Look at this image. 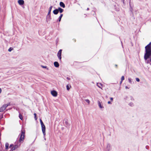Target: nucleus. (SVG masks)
Listing matches in <instances>:
<instances>
[{
    "mask_svg": "<svg viewBox=\"0 0 151 151\" xmlns=\"http://www.w3.org/2000/svg\"><path fill=\"white\" fill-rule=\"evenodd\" d=\"M148 59L150 60H147V63L151 62V42L145 47L144 59L146 61ZM150 65H151V63Z\"/></svg>",
    "mask_w": 151,
    "mask_h": 151,
    "instance_id": "obj_1",
    "label": "nucleus"
},
{
    "mask_svg": "<svg viewBox=\"0 0 151 151\" xmlns=\"http://www.w3.org/2000/svg\"><path fill=\"white\" fill-rule=\"evenodd\" d=\"M20 136V138L19 139V141H16L15 142V145L14 146V148H12L10 151H13L15 150L16 149L18 148L21 145V143H20L18 145L19 143L23 142L24 140V139L25 137V130L24 129H22L21 131V133H20L19 136Z\"/></svg>",
    "mask_w": 151,
    "mask_h": 151,
    "instance_id": "obj_2",
    "label": "nucleus"
},
{
    "mask_svg": "<svg viewBox=\"0 0 151 151\" xmlns=\"http://www.w3.org/2000/svg\"><path fill=\"white\" fill-rule=\"evenodd\" d=\"M62 51V49L60 50L57 53V56L60 60H61L62 58L61 54Z\"/></svg>",
    "mask_w": 151,
    "mask_h": 151,
    "instance_id": "obj_3",
    "label": "nucleus"
},
{
    "mask_svg": "<svg viewBox=\"0 0 151 151\" xmlns=\"http://www.w3.org/2000/svg\"><path fill=\"white\" fill-rule=\"evenodd\" d=\"M51 95L54 97H56L58 95L57 92L55 90H53L51 91Z\"/></svg>",
    "mask_w": 151,
    "mask_h": 151,
    "instance_id": "obj_4",
    "label": "nucleus"
},
{
    "mask_svg": "<svg viewBox=\"0 0 151 151\" xmlns=\"http://www.w3.org/2000/svg\"><path fill=\"white\" fill-rule=\"evenodd\" d=\"M42 130L43 133V134H44V135H45V131H46V127L45 125L42 126H41Z\"/></svg>",
    "mask_w": 151,
    "mask_h": 151,
    "instance_id": "obj_5",
    "label": "nucleus"
},
{
    "mask_svg": "<svg viewBox=\"0 0 151 151\" xmlns=\"http://www.w3.org/2000/svg\"><path fill=\"white\" fill-rule=\"evenodd\" d=\"M52 19L51 14L50 13H48L47 15L46 16V19H47V20L50 21Z\"/></svg>",
    "mask_w": 151,
    "mask_h": 151,
    "instance_id": "obj_6",
    "label": "nucleus"
},
{
    "mask_svg": "<svg viewBox=\"0 0 151 151\" xmlns=\"http://www.w3.org/2000/svg\"><path fill=\"white\" fill-rule=\"evenodd\" d=\"M18 2L20 6L23 5L24 4V0H18Z\"/></svg>",
    "mask_w": 151,
    "mask_h": 151,
    "instance_id": "obj_7",
    "label": "nucleus"
},
{
    "mask_svg": "<svg viewBox=\"0 0 151 151\" xmlns=\"http://www.w3.org/2000/svg\"><path fill=\"white\" fill-rule=\"evenodd\" d=\"M63 123H65L66 126H69L70 125V124L68 123V120L67 119L63 120Z\"/></svg>",
    "mask_w": 151,
    "mask_h": 151,
    "instance_id": "obj_8",
    "label": "nucleus"
},
{
    "mask_svg": "<svg viewBox=\"0 0 151 151\" xmlns=\"http://www.w3.org/2000/svg\"><path fill=\"white\" fill-rule=\"evenodd\" d=\"M5 106V105L4 104L0 108V112H3L6 109V107Z\"/></svg>",
    "mask_w": 151,
    "mask_h": 151,
    "instance_id": "obj_9",
    "label": "nucleus"
},
{
    "mask_svg": "<svg viewBox=\"0 0 151 151\" xmlns=\"http://www.w3.org/2000/svg\"><path fill=\"white\" fill-rule=\"evenodd\" d=\"M98 106L100 109H102L104 108V106L102 104V103L101 102L99 101H98Z\"/></svg>",
    "mask_w": 151,
    "mask_h": 151,
    "instance_id": "obj_10",
    "label": "nucleus"
},
{
    "mask_svg": "<svg viewBox=\"0 0 151 151\" xmlns=\"http://www.w3.org/2000/svg\"><path fill=\"white\" fill-rule=\"evenodd\" d=\"M54 65L55 67L56 68H58L59 66V63L57 61H55L54 62Z\"/></svg>",
    "mask_w": 151,
    "mask_h": 151,
    "instance_id": "obj_11",
    "label": "nucleus"
},
{
    "mask_svg": "<svg viewBox=\"0 0 151 151\" xmlns=\"http://www.w3.org/2000/svg\"><path fill=\"white\" fill-rule=\"evenodd\" d=\"M111 147L110 144H108L107 145L106 150L107 151H109L110 150H111Z\"/></svg>",
    "mask_w": 151,
    "mask_h": 151,
    "instance_id": "obj_12",
    "label": "nucleus"
},
{
    "mask_svg": "<svg viewBox=\"0 0 151 151\" xmlns=\"http://www.w3.org/2000/svg\"><path fill=\"white\" fill-rule=\"evenodd\" d=\"M58 13L59 12L58 8L55 9L53 11V13L55 15H57Z\"/></svg>",
    "mask_w": 151,
    "mask_h": 151,
    "instance_id": "obj_13",
    "label": "nucleus"
},
{
    "mask_svg": "<svg viewBox=\"0 0 151 151\" xmlns=\"http://www.w3.org/2000/svg\"><path fill=\"white\" fill-rule=\"evenodd\" d=\"M130 2H131V0L129 2V6H130L129 10H130V11L131 12V13L132 14H133V9L132 8V7L131 6V4H130Z\"/></svg>",
    "mask_w": 151,
    "mask_h": 151,
    "instance_id": "obj_14",
    "label": "nucleus"
},
{
    "mask_svg": "<svg viewBox=\"0 0 151 151\" xmlns=\"http://www.w3.org/2000/svg\"><path fill=\"white\" fill-rule=\"evenodd\" d=\"M60 7L63 8H65V5L64 3L62 1H60Z\"/></svg>",
    "mask_w": 151,
    "mask_h": 151,
    "instance_id": "obj_15",
    "label": "nucleus"
},
{
    "mask_svg": "<svg viewBox=\"0 0 151 151\" xmlns=\"http://www.w3.org/2000/svg\"><path fill=\"white\" fill-rule=\"evenodd\" d=\"M58 9L59 12L60 13H62L64 11V9L60 7H58Z\"/></svg>",
    "mask_w": 151,
    "mask_h": 151,
    "instance_id": "obj_16",
    "label": "nucleus"
},
{
    "mask_svg": "<svg viewBox=\"0 0 151 151\" xmlns=\"http://www.w3.org/2000/svg\"><path fill=\"white\" fill-rule=\"evenodd\" d=\"M63 14H60V16L58 18V19L57 20V22H60L61 21V18H62V17H63Z\"/></svg>",
    "mask_w": 151,
    "mask_h": 151,
    "instance_id": "obj_17",
    "label": "nucleus"
},
{
    "mask_svg": "<svg viewBox=\"0 0 151 151\" xmlns=\"http://www.w3.org/2000/svg\"><path fill=\"white\" fill-rule=\"evenodd\" d=\"M96 85L98 86V87L99 88L102 89L100 86H103V84H102L101 83H97Z\"/></svg>",
    "mask_w": 151,
    "mask_h": 151,
    "instance_id": "obj_18",
    "label": "nucleus"
},
{
    "mask_svg": "<svg viewBox=\"0 0 151 151\" xmlns=\"http://www.w3.org/2000/svg\"><path fill=\"white\" fill-rule=\"evenodd\" d=\"M19 119H21V120H22L23 119L22 115L20 114V112H19Z\"/></svg>",
    "mask_w": 151,
    "mask_h": 151,
    "instance_id": "obj_19",
    "label": "nucleus"
},
{
    "mask_svg": "<svg viewBox=\"0 0 151 151\" xmlns=\"http://www.w3.org/2000/svg\"><path fill=\"white\" fill-rule=\"evenodd\" d=\"M52 7H53V6H50V7L49 8L48 13H49L51 14V10H52Z\"/></svg>",
    "mask_w": 151,
    "mask_h": 151,
    "instance_id": "obj_20",
    "label": "nucleus"
},
{
    "mask_svg": "<svg viewBox=\"0 0 151 151\" xmlns=\"http://www.w3.org/2000/svg\"><path fill=\"white\" fill-rule=\"evenodd\" d=\"M9 144L8 142L6 143L5 144V149L6 150H8L9 148Z\"/></svg>",
    "mask_w": 151,
    "mask_h": 151,
    "instance_id": "obj_21",
    "label": "nucleus"
},
{
    "mask_svg": "<svg viewBox=\"0 0 151 151\" xmlns=\"http://www.w3.org/2000/svg\"><path fill=\"white\" fill-rule=\"evenodd\" d=\"M71 86L70 85L69 86V85L68 84L67 85V86H66V88H67V90L69 91L70 88H71Z\"/></svg>",
    "mask_w": 151,
    "mask_h": 151,
    "instance_id": "obj_22",
    "label": "nucleus"
},
{
    "mask_svg": "<svg viewBox=\"0 0 151 151\" xmlns=\"http://www.w3.org/2000/svg\"><path fill=\"white\" fill-rule=\"evenodd\" d=\"M41 67L43 68H45L47 70H49V68H47V66H43V65H41Z\"/></svg>",
    "mask_w": 151,
    "mask_h": 151,
    "instance_id": "obj_23",
    "label": "nucleus"
},
{
    "mask_svg": "<svg viewBox=\"0 0 151 151\" xmlns=\"http://www.w3.org/2000/svg\"><path fill=\"white\" fill-rule=\"evenodd\" d=\"M128 81H129V82L131 83V84H132V79L130 78H128Z\"/></svg>",
    "mask_w": 151,
    "mask_h": 151,
    "instance_id": "obj_24",
    "label": "nucleus"
},
{
    "mask_svg": "<svg viewBox=\"0 0 151 151\" xmlns=\"http://www.w3.org/2000/svg\"><path fill=\"white\" fill-rule=\"evenodd\" d=\"M14 49L12 47H10L8 49V51L9 52H11L12 50Z\"/></svg>",
    "mask_w": 151,
    "mask_h": 151,
    "instance_id": "obj_25",
    "label": "nucleus"
},
{
    "mask_svg": "<svg viewBox=\"0 0 151 151\" xmlns=\"http://www.w3.org/2000/svg\"><path fill=\"white\" fill-rule=\"evenodd\" d=\"M10 103L9 102V103H7L6 104H4V105H5V106L6 108L7 106H10Z\"/></svg>",
    "mask_w": 151,
    "mask_h": 151,
    "instance_id": "obj_26",
    "label": "nucleus"
},
{
    "mask_svg": "<svg viewBox=\"0 0 151 151\" xmlns=\"http://www.w3.org/2000/svg\"><path fill=\"white\" fill-rule=\"evenodd\" d=\"M129 105L131 106H134L133 103L132 102L129 103Z\"/></svg>",
    "mask_w": 151,
    "mask_h": 151,
    "instance_id": "obj_27",
    "label": "nucleus"
},
{
    "mask_svg": "<svg viewBox=\"0 0 151 151\" xmlns=\"http://www.w3.org/2000/svg\"><path fill=\"white\" fill-rule=\"evenodd\" d=\"M14 145L12 144H10V146H9V148H14Z\"/></svg>",
    "mask_w": 151,
    "mask_h": 151,
    "instance_id": "obj_28",
    "label": "nucleus"
},
{
    "mask_svg": "<svg viewBox=\"0 0 151 151\" xmlns=\"http://www.w3.org/2000/svg\"><path fill=\"white\" fill-rule=\"evenodd\" d=\"M85 101L88 104H89L90 103V101L88 99H86Z\"/></svg>",
    "mask_w": 151,
    "mask_h": 151,
    "instance_id": "obj_29",
    "label": "nucleus"
},
{
    "mask_svg": "<svg viewBox=\"0 0 151 151\" xmlns=\"http://www.w3.org/2000/svg\"><path fill=\"white\" fill-rule=\"evenodd\" d=\"M124 79V76H122L121 78V81H123Z\"/></svg>",
    "mask_w": 151,
    "mask_h": 151,
    "instance_id": "obj_30",
    "label": "nucleus"
},
{
    "mask_svg": "<svg viewBox=\"0 0 151 151\" xmlns=\"http://www.w3.org/2000/svg\"><path fill=\"white\" fill-rule=\"evenodd\" d=\"M3 118V114L0 115V120H1Z\"/></svg>",
    "mask_w": 151,
    "mask_h": 151,
    "instance_id": "obj_31",
    "label": "nucleus"
},
{
    "mask_svg": "<svg viewBox=\"0 0 151 151\" xmlns=\"http://www.w3.org/2000/svg\"><path fill=\"white\" fill-rule=\"evenodd\" d=\"M14 109H15L17 111H18L19 112V107H15L14 108Z\"/></svg>",
    "mask_w": 151,
    "mask_h": 151,
    "instance_id": "obj_32",
    "label": "nucleus"
},
{
    "mask_svg": "<svg viewBox=\"0 0 151 151\" xmlns=\"http://www.w3.org/2000/svg\"><path fill=\"white\" fill-rule=\"evenodd\" d=\"M136 80L138 82H139L140 81V79L139 78H136Z\"/></svg>",
    "mask_w": 151,
    "mask_h": 151,
    "instance_id": "obj_33",
    "label": "nucleus"
},
{
    "mask_svg": "<svg viewBox=\"0 0 151 151\" xmlns=\"http://www.w3.org/2000/svg\"><path fill=\"white\" fill-rule=\"evenodd\" d=\"M130 98H131V100H132V101H134V99L132 96H130Z\"/></svg>",
    "mask_w": 151,
    "mask_h": 151,
    "instance_id": "obj_34",
    "label": "nucleus"
},
{
    "mask_svg": "<svg viewBox=\"0 0 151 151\" xmlns=\"http://www.w3.org/2000/svg\"><path fill=\"white\" fill-rule=\"evenodd\" d=\"M146 149L148 150L149 148V146L148 145H146L145 147Z\"/></svg>",
    "mask_w": 151,
    "mask_h": 151,
    "instance_id": "obj_35",
    "label": "nucleus"
},
{
    "mask_svg": "<svg viewBox=\"0 0 151 151\" xmlns=\"http://www.w3.org/2000/svg\"><path fill=\"white\" fill-rule=\"evenodd\" d=\"M40 123V124H41V126L45 125L43 122H41Z\"/></svg>",
    "mask_w": 151,
    "mask_h": 151,
    "instance_id": "obj_36",
    "label": "nucleus"
},
{
    "mask_svg": "<svg viewBox=\"0 0 151 151\" xmlns=\"http://www.w3.org/2000/svg\"><path fill=\"white\" fill-rule=\"evenodd\" d=\"M40 123V124H41V126L45 125L43 122H41Z\"/></svg>",
    "mask_w": 151,
    "mask_h": 151,
    "instance_id": "obj_37",
    "label": "nucleus"
},
{
    "mask_svg": "<svg viewBox=\"0 0 151 151\" xmlns=\"http://www.w3.org/2000/svg\"><path fill=\"white\" fill-rule=\"evenodd\" d=\"M34 118L35 120H36L37 119V116H34Z\"/></svg>",
    "mask_w": 151,
    "mask_h": 151,
    "instance_id": "obj_38",
    "label": "nucleus"
},
{
    "mask_svg": "<svg viewBox=\"0 0 151 151\" xmlns=\"http://www.w3.org/2000/svg\"><path fill=\"white\" fill-rule=\"evenodd\" d=\"M108 104H111V101H109L108 102Z\"/></svg>",
    "mask_w": 151,
    "mask_h": 151,
    "instance_id": "obj_39",
    "label": "nucleus"
},
{
    "mask_svg": "<svg viewBox=\"0 0 151 151\" xmlns=\"http://www.w3.org/2000/svg\"><path fill=\"white\" fill-rule=\"evenodd\" d=\"M121 1L124 4H125L124 0H121Z\"/></svg>",
    "mask_w": 151,
    "mask_h": 151,
    "instance_id": "obj_40",
    "label": "nucleus"
},
{
    "mask_svg": "<svg viewBox=\"0 0 151 151\" xmlns=\"http://www.w3.org/2000/svg\"><path fill=\"white\" fill-rule=\"evenodd\" d=\"M66 79H67L68 80H70V78L68 77H67V78H66Z\"/></svg>",
    "mask_w": 151,
    "mask_h": 151,
    "instance_id": "obj_41",
    "label": "nucleus"
},
{
    "mask_svg": "<svg viewBox=\"0 0 151 151\" xmlns=\"http://www.w3.org/2000/svg\"><path fill=\"white\" fill-rule=\"evenodd\" d=\"M110 100L111 101H113V98L112 97H111L110 98Z\"/></svg>",
    "mask_w": 151,
    "mask_h": 151,
    "instance_id": "obj_42",
    "label": "nucleus"
},
{
    "mask_svg": "<svg viewBox=\"0 0 151 151\" xmlns=\"http://www.w3.org/2000/svg\"><path fill=\"white\" fill-rule=\"evenodd\" d=\"M40 123H41V122H43L42 120L41 119H40Z\"/></svg>",
    "mask_w": 151,
    "mask_h": 151,
    "instance_id": "obj_43",
    "label": "nucleus"
},
{
    "mask_svg": "<svg viewBox=\"0 0 151 151\" xmlns=\"http://www.w3.org/2000/svg\"><path fill=\"white\" fill-rule=\"evenodd\" d=\"M127 96H126L125 98H124V99L125 100H126V99H127Z\"/></svg>",
    "mask_w": 151,
    "mask_h": 151,
    "instance_id": "obj_44",
    "label": "nucleus"
},
{
    "mask_svg": "<svg viewBox=\"0 0 151 151\" xmlns=\"http://www.w3.org/2000/svg\"><path fill=\"white\" fill-rule=\"evenodd\" d=\"M125 88L126 89H129V88H128L127 86H126L125 87Z\"/></svg>",
    "mask_w": 151,
    "mask_h": 151,
    "instance_id": "obj_45",
    "label": "nucleus"
},
{
    "mask_svg": "<svg viewBox=\"0 0 151 151\" xmlns=\"http://www.w3.org/2000/svg\"><path fill=\"white\" fill-rule=\"evenodd\" d=\"M43 135H44V139L45 140H46V138L45 137V135H44V134H43Z\"/></svg>",
    "mask_w": 151,
    "mask_h": 151,
    "instance_id": "obj_46",
    "label": "nucleus"
},
{
    "mask_svg": "<svg viewBox=\"0 0 151 151\" xmlns=\"http://www.w3.org/2000/svg\"><path fill=\"white\" fill-rule=\"evenodd\" d=\"M122 81L121 80V81L120 82V84H121L122 83Z\"/></svg>",
    "mask_w": 151,
    "mask_h": 151,
    "instance_id": "obj_47",
    "label": "nucleus"
},
{
    "mask_svg": "<svg viewBox=\"0 0 151 151\" xmlns=\"http://www.w3.org/2000/svg\"><path fill=\"white\" fill-rule=\"evenodd\" d=\"M115 67L116 68H117V65H116V64H115Z\"/></svg>",
    "mask_w": 151,
    "mask_h": 151,
    "instance_id": "obj_48",
    "label": "nucleus"
},
{
    "mask_svg": "<svg viewBox=\"0 0 151 151\" xmlns=\"http://www.w3.org/2000/svg\"><path fill=\"white\" fill-rule=\"evenodd\" d=\"M34 116H37V114L36 113L34 114Z\"/></svg>",
    "mask_w": 151,
    "mask_h": 151,
    "instance_id": "obj_49",
    "label": "nucleus"
},
{
    "mask_svg": "<svg viewBox=\"0 0 151 151\" xmlns=\"http://www.w3.org/2000/svg\"><path fill=\"white\" fill-rule=\"evenodd\" d=\"M1 131L0 130V136L1 137Z\"/></svg>",
    "mask_w": 151,
    "mask_h": 151,
    "instance_id": "obj_50",
    "label": "nucleus"
},
{
    "mask_svg": "<svg viewBox=\"0 0 151 151\" xmlns=\"http://www.w3.org/2000/svg\"><path fill=\"white\" fill-rule=\"evenodd\" d=\"M1 88H0V93H1Z\"/></svg>",
    "mask_w": 151,
    "mask_h": 151,
    "instance_id": "obj_51",
    "label": "nucleus"
},
{
    "mask_svg": "<svg viewBox=\"0 0 151 151\" xmlns=\"http://www.w3.org/2000/svg\"><path fill=\"white\" fill-rule=\"evenodd\" d=\"M89 10V9L88 8L87 9V10Z\"/></svg>",
    "mask_w": 151,
    "mask_h": 151,
    "instance_id": "obj_52",
    "label": "nucleus"
},
{
    "mask_svg": "<svg viewBox=\"0 0 151 151\" xmlns=\"http://www.w3.org/2000/svg\"><path fill=\"white\" fill-rule=\"evenodd\" d=\"M74 40V41H75V42H76V40Z\"/></svg>",
    "mask_w": 151,
    "mask_h": 151,
    "instance_id": "obj_53",
    "label": "nucleus"
},
{
    "mask_svg": "<svg viewBox=\"0 0 151 151\" xmlns=\"http://www.w3.org/2000/svg\"><path fill=\"white\" fill-rule=\"evenodd\" d=\"M92 12H94V11H92Z\"/></svg>",
    "mask_w": 151,
    "mask_h": 151,
    "instance_id": "obj_54",
    "label": "nucleus"
},
{
    "mask_svg": "<svg viewBox=\"0 0 151 151\" xmlns=\"http://www.w3.org/2000/svg\"><path fill=\"white\" fill-rule=\"evenodd\" d=\"M63 129V128H62V129Z\"/></svg>",
    "mask_w": 151,
    "mask_h": 151,
    "instance_id": "obj_55",
    "label": "nucleus"
},
{
    "mask_svg": "<svg viewBox=\"0 0 151 151\" xmlns=\"http://www.w3.org/2000/svg\"><path fill=\"white\" fill-rule=\"evenodd\" d=\"M1 137L0 136V137Z\"/></svg>",
    "mask_w": 151,
    "mask_h": 151,
    "instance_id": "obj_56",
    "label": "nucleus"
}]
</instances>
